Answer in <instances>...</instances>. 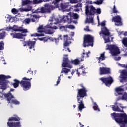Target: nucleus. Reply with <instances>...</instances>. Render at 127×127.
<instances>
[{"instance_id": "1", "label": "nucleus", "mask_w": 127, "mask_h": 127, "mask_svg": "<svg viewBox=\"0 0 127 127\" xmlns=\"http://www.w3.org/2000/svg\"><path fill=\"white\" fill-rule=\"evenodd\" d=\"M82 89H77V100L78 103V111L82 112L83 109H85L83 98L87 96V90L84 87L83 84L80 85Z\"/></svg>"}, {"instance_id": "2", "label": "nucleus", "mask_w": 127, "mask_h": 127, "mask_svg": "<svg viewBox=\"0 0 127 127\" xmlns=\"http://www.w3.org/2000/svg\"><path fill=\"white\" fill-rule=\"evenodd\" d=\"M30 80H31V79H27L26 77L22 78L21 81H19V80L15 79L14 80V83L12 84V85L14 88L16 89L19 87V85H20L23 91H28L29 89H30L31 85L30 82H28V81H30Z\"/></svg>"}, {"instance_id": "3", "label": "nucleus", "mask_w": 127, "mask_h": 127, "mask_svg": "<svg viewBox=\"0 0 127 127\" xmlns=\"http://www.w3.org/2000/svg\"><path fill=\"white\" fill-rule=\"evenodd\" d=\"M111 116L117 123L121 124L120 127H126V124H127V116L125 113L124 114L113 113L111 114Z\"/></svg>"}, {"instance_id": "4", "label": "nucleus", "mask_w": 127, "mask_h": 127, "mask_svg": "<svg viewBox=\"0 0 127 127\" xmlns=\"http://www.w3.org/2000/svg\"><path fill=\"white\" fill-rule=\"evenodd\" d=\"M21 119L17 115H14L13 117H11L8 119L7 123L8 127H22V125L20 122Z\"/></svg>"}, {"instance_id": "5", "label": "nucleus", "mask_w": 127, "mask_h": 127, "mask_svg": "<svg viewBox=\"0 0 127 127\" xmlns=\"http://www.w3.org/2000/svg\"><path fill=\"white\" fill-rule=\"evenodd\" d=\"M89 53H90V52H88L86 54L85 52H83L81 59H75V60H71V61H68V59H66V61H67L68 63L67 67L71 68H72L73 64H74V65H79L81 61H84L85 55H86V57H89Z\"/></svg>"}, {"instance_id": "6", "label": "nucleus", "mask_w": 127, "mask_h": 127, "mask_svg": "<svg viewBox=\"0 0 127 127\" xmlns=\"http://www.w3.org/2000/svg\"><path fill=\"white\" fill-rule=\"evenodd\" d=\"M94 38L92 35L87 34L84 35L83 38V47H89L91 46L93 47L94 45Z\"/></svg>"}, {"instance_id": "7", "label": "nucleus", "mask_w": 127, "mask_h": 127, "mask_svg": "<svg viewBox=\"0 0 127 127\" xmlns=\"http://www.w3.org/2000/svg\"><path fill=\"white\" fill-rule=\"evenodd\" d=\"M96 13L97 14H101V10L100 8H97L96 9L95 7H94L93 5L89 6V5H86L85 6V14L86 15H95Z\"/></svg>"}, {"instance_id": "8", "label": "nucleus", "mask_w": 127, "mask_h": 127, "mask_svg": "<svg viewBox=\"0 0 127 127\" xmlns=\"http://www.w3.org/2000/svg\"><path fill=\"white\" fill-rule=\"evenodd\" d=\"M11 76H5L4 75H0V89L2 90H6L7 88L8 82L6 81L8 79H10Z\"/></svg>"}, {"instance_id": "9", "label": "nucleus", "mask_w": 127, "mask_h": 127, "mask_svg": "<svg viewBox=\"0 0 127 127\" xmlns=\"http://www.w3.org/2000/svg\"><path fill=\"white\" fill-rule=\"evenodd\" d=\"M100 35L103 34L104 39L105 40V43H109L111 42L110 37L111 36V33L109 30L107 28V27H103L101 28V31L99 32Z\"/></svg>"}, {"instance_id": "10", "label": "nucleus", "mask_w": 127, "mask_h": 127, "mask_svg": "<svg viewBox=\"0 0 127 127\" xmlns=\"http://www.w3.org/2000/svg\"><path fill=\"white\" fill-rule=\"evenodd\" d=\"M64 47L63 49V51H68V52H71V50L69 48H66L67 46H69L71 44V38L69 37L68 34L64 35Z\"/></svg>"}, {"instance_id": "11", "label": "nucleus", "mask_w": 127, "mask_h": 127, "mask_svg": "<svg viewBox=\"0 0 127 127\" xmlns=\"http://www.w3.org/2000/svg\"><path fill=\"white\" fill-rule=\"evenodd\" d=\"M106 50H110V52L113 56H117L118 54L120 53V49L116 45H108V47L106 48Z\"/></svg>"}, {"instance_id": "12", "label": "nucleus", "mask_w": 127, "mask_h": 127, "mask_svg": "<svg viewBox=\"0 0 127 127\" xmlns=\"http://www.w3.org/2000/svg\"><path fill=\"white\" fill-rule=\"evenodd\" d=\"M66 59H67L68 61H66ZM68 61H70V60H69V58H65V57H64L62 64V66L63 68L61 72V74H62L63 73H64V74H68V73L70 71V69H66V68H69V66H67L69 64Z\"/></svg>"}, {"instance_id": "13", "label": "nucleus", "mask_w": 127, "mask_h": 127, "mask_svg": "<svg viewBox=\"0 0 127 127\" xmlns=\"http://www.w3.org/2000/svg\"><path fill=\"white\" fill-rule=\"evenodd\" d=\"M100 80L103 83V84H105V86L108 87L111 86L114 82V80L111 76L107 78H100Z\"/></svg>"}, {"instance_id": "14", "label": "nucleus", "mask_w": 127, "mask_h": 127, "mask_svg": "<svg viewBox=\"0 0 127 127\" xmlns=\"http://www.w3.org/2000/svg\"><path fill=\"white\" fill-rule=\"evenodd\" d=\"M111 74V69L106 68L105 66H102L100 68V75H110Z\"/></svg>"}, {"instance_id": "15", "label": "nucleus", "mask_w": 127, "mask_h": 127, "mask_svg": "<svg viewBox=\"0 0 127 127\" xmlns=\"http://www.w3.org/2000/svg\"><path fill=\"white\" fill-rule=\"evenodd\" d=\"M112 22H115L116 26L122 25V19L120 15L114 16L112 19Z\"/></svg>"}, {"instance_id": "16", "label": "nucleus", "mask_w": 127, "mask_h": 127, "mask_svg": "<svg viewBox=\"0 0 127 127\" xmlns=\"http://www.w3.org/2000/svg\"><path fill=\"white\" fill-rule=\"evenodd\" d=\"M53 7L52 5L50 4H45L44 7H41V13H46L47 12H50L51 9Z\"/></svg>"}, {"instance_id": "17", "label": "nucleus", "mask_w": 127, "mask_h": 127, "mask_svg": "<svg viewBox=\"0 0 127 127\" xmlns=\"http://www.w3.org/2000/svg\"><path fill=\"white\" fill-rule=\"evenodd\" d=\"M14 91V89H11L10 92H9L7 94L6 93H4L3 95L5 98H7V101H8V103H11V100L13 98H14V96H13L11 93V92H13Z\"/></svg>"}, {"instance_id": "18", "label": "nucleus", "mask_w": 127, "mask_h": 127, "mask_svg": "<svg viewBox=\"0 0 127 127\" xmlns=\"http://www.w3.org/2000/svg\"><path fill=\"white\" fill-rule=\"evenodd\" d=\"M53 19H52V23H50V24L46 25L45 26L46 28H48V30H47V33L48 34H53V32L50 30V29H58V27L55 25H53V22H52Z\"/></svg>"}, {"instance_id": "19", "label": "nucleus", "mask_w": 127, "mask_h": 127, "mask_svg": "<svg viewBox=\"0 0 127 127\" xmlns=\"http://www.w3.org/2000/svg\"><path fill=\"white\" fill-rule=\"evenodd\" d=\"M11 36H12L13 38L23 39V37L27 36V34H22L21 33H11Z\"/></svg>"}, {"instance_id": "20", "label": "nucleus", "mask_w": 127, "mask_h": 127, "mask_svg": "<svg viewBox=\"0 0 127 127\" xmlns=\"http://www.w3.org/2000/svg\"><path fill=\"white\" fill-rule=\"evenodd\" d=\"M6 30H7V31H10L11 30H13L16 32H21V27H19L17 26V25H14L13 27H6Z\"/></svg>"}, {"instance_id": "21", "label": "nucleus", "mask_w": 127, "mask_h": 127, "mask_svg": "<svg viewBox=\"0 0 127 127\" xmlns=\"http://www.w3.org/2000/svg\"><path fill=\"white\" fill-rule=\"evenodd\" d=\"M61 21H63V22H67V23H71L72 22V19H71V16H66L64 15V16H63L62 18L61 19Z\"/></svg>"}, {"instance_id": "22", "label": "nucleus", "mask_w": 127, "mask_h": 127, "mask_svg": "<svg viewBox=\"0 0 127 127\" xmlns=\"http://www.w3.org/2000/svg\"><path fill=\"white\" fill-rule=\"evenodd\" d=\"M33 71L31 70V69H29L28 71L27 72V77H28V78H26V79H30L31 80L29 81L28 80V82H30V85H31V87L30 88V89H29V90H30L31 88V80H32V78H30V77H32V76H33Z\"/></svg>"}, {"instance_id": "23", "label": "nucleus", "mask_w": 127, "mask_h": 127, "mask_svg": "<svg viewBox=\"0 0 127 127\" xmlns=\"http://www.w3.org/2000/svg\"><path fill=\"white\" fill-rule=\"evenodd\" d=\"M35 44V41H27V46H29V49H32V48H34Z\"/></svg>"}, {"instance_id": "24", "label": "nucleus", "mask_w": 127, "mask_h": 127, "mask_svg": "<svg viewBox=\"0 0 127 127\" xmlns=\"http://www.w3.org/2000/svg\"><path fill=\"white\" fill-rule=\"evenodd\" d=\"M35 19L33 18H32L31 15L30 18H25V19L24 20L23 22L26 24H30V22H35Z\"/></svg>"}, {"instance_id": "25", "label": "nucleus", "mask_w": 127, "mask_h": 127, "mask_svg": "<svg viewBox=\"0 0 127 127\" xmlns=\"http://www.w3.org/2000/svg\"><path fill=\"white\" fill-rule=\"evenodd\" d=\"M112 109L114 112H120L121 113H124L123 110H121V109L119 108V106L113 105L112 106Z\"/></svg>"}, {"instance_id": "26", "label": "nucleus", "mask_w": 127, "mask_h": 127, "mask_svg": "<svg viewBox=\"0 0 127 127\" xmlns=\"http://www.w3.org/2000/svg\"><path fill=\"white\" fill-rule=\"evenodd\" d=\"M77 74L78 76H80L81 75H82H82H83V76H85L86 73V72H84L83 70H82L81 67V68H79V69H78V70H77Z\"/></svg>"}, {"instance_id": "27", "label": "nucleus", "mask_w": 127, "mask_h": 127, "mask_svg": "<svg viewBox=\"0 0 127 127\" xmlns=\"http://www.w3.org/2000/svg\"><path fill=\"white\" fill-rule=\"evenodd\" d=\"M32 9V6L28 5L27 8H22L21 9L22 12H29V11H31Z\"/></svg>"}, {"instance_id": "28", "label": "nucleus", "mask_w": 127, "mask_h": 127, "mask_svg": "<svg viewBox=\"0 0 127 127\" xmlns=\"http://www.w3.org/2000/svg\"><path fill=\"white\" fill-rule=\"evenodd\" d=\"M31 2L30 0H22V5L25 6L26 5L30 4Z\"/></svg>"}, {"instance_id": "29", "label": "nucleus", "mask_w": 127, "mask_h": 127, "mask_svg": "<svg viewBox=\"0 0 127 127\" xmlns=\"http://www.w3.org/2000/svg\"><path fill=\"white\" fill-rule=\"evenodd\" d=\"M61 21L58 19V18H52V24H58L60 23Z\"/></svg>"}, {"instance_id": "30", "label": "nucleus", "mask_w": 127, "mask_h": 127, "mask_svg": "<svg viewBox=\"0 0 127 127\" xmlns=\"http://www.w3.org/2000/svg\"><path fill=\"white\" fill-rule=\"evenodd\" d=\"M37 30L38 33H42V32H44V27L43 25H40V26L38 27Z\"/></svg>"}, {"instance_id": "31", "label": "nucleus", "mask_w": 127, "mask_h": 127, "mask_svg": "<svg viewBox=\"0 0 127 127\" xmlns=\"http://www.w3.org/2000/svg\"><path fill=\"white\" fill-rule=\"evenodd\" d=\"M105 53H102L100 57L98 58V60H101V61H103V60H105Z\"/></svg>"}, {"instance_id": "32", "label": "nucleus", "mask_w": 127, "mask_h": 127, "mask_svg": "<svg viewBox=\"0 0 127 127\" xmlns=\"http://www.w3.org/2000/svg\"><path fill=\"white\" fill-rule=\"evenodd\" d=\"M60 6L62 10H65V9H66V8H68V5H67V4L63 3H61Z\"/></svg>"}, {"instance_id": "33", "label": "nucleus", "mask_w": 127, "mask_h": 127, "mask_svg": "<svg viewBox=\"0 0 127 127\" xmlns=\"http://www.w3.org/2000/svg\"><path fill=\"white\" fill-rule=\"evenodd\" d=\"M115 91L116 93H118L119 95H122V93H120V92H122L124 91L123 89L121 88V87H119L118 88H116L115 89Z\"/></svg>"}, {"instance_id": "34", "label": "nucleus", "mask_w": 127, "mask_h": 127, "mask_svg": "<svg viewBox=\"0 0 127 127\" xmlns=\"http://www.w3.org/2000/svg\"><path fill=\"white\" fill-rule=\"evenodd\" d=\"M122 43L125 47H127V37L122 39Z\"/></svg>"}, {"instance_id": "35", "label": "nucleus", "mask_w": 127, "mask_h": 127, "mask_svg": "<svg viewBox=\"0 0 127 127\" xmlns=\"http://www.w3.org/2000/svg\"><path fill=\"white\" fill-rule=\"evenodd\" d=\"M93 109L95 111H98V112L100 111V109L98 106V105H97L96 103L94 102L93 103Z\"/></svg>"}, {"instance_id": "36", "label": "nucleus", "mask_w": 127, "mask_h": 127, "mask_svg": "<svg viewBox=\"0 0 127 127\" xmlns=\"http://www.w3.org/2000/svg\"><path fill=\"white\" fill-rule=\"evenodd\" d=\"M31 36L32 37H36L37 36H44V34H39L38 33H34L33 34H31Z\"/></svg>"}, {"instance_id": "37", "label": "nucleus", "mask_w": 127, "mask_h": 127, "mask_svg": "<svg viewBox=\"0 0 127 127\" xmlns=\"http://www.w3.org/2000/svg\"><path fill=\"white\" fill-rule=\"evenodd\" d=\"M6 36V32L3 31V32L0 33V39H3Z\"/></svg>"}, {"instance_id": "38", "label": "nucleus", "mask_w": 127, "mask_h": 127, "mask_svg": "<svg viewBox=\"0 0 127 127\" xmlns=\"http://www.w3.org/2000/svg\"><path fill=\"white\" fill-rule=\"evenodd\" d=\"M11 103L14 104L15 105H19L20 102L17 101V100H12V101H11Z\"/></svg>"}, {"instance_id": "39", "label": "nucleus", "mask_w": 127, "mask_h": 127, "mask_svg": "<svg viewBox=\"0 0 127 127\" xmlns=\"http://www.w3.org/2000/svg\"><path fill=\"white\" fill-rule=\"evenodd\" d=\"M12 13H13V14H17V13H18V10H17V9H16V8H13V9H12L11 10Z\"/></svg>"}, {"instance_id": "40", "label": "nucleus", "mask_w": 127, "mask_h": 127, "mask_svg": "<svg viewBox=\"0 0 127 127\" xmlns=\"http://www.w3.org/2000/svg\"><path fill=\"white\" fill-rule=\"evenodd\" d=\"M32 13H41V8L40 9L38 8L36 10H32Z\"/></svg>"}, {"instance_id": "41", "label": "nucleus", "mask_w": 127, "mask_h": 127, "mask_svg": "<svg viewBox=\"0 0 127 127\" xmlns=\"http://www.w3.org/2000/svg\"><path fill=\"white\" fill-rule=\"evenodd\" d=\"M21 30L20 32H22V33H27L28 30L27 29H23V27H20Z\"/></svg>"}, {"instance_id": "42", "label": "nucleus", "mask_w": 127, "mask_h": 127, "mask_svg": "<svg viewBox=\"0 0 127 127\" xmlns=\"http://www.w3.org/2000/svg\"><path fill=\"white\" fill-rule=\"evenodd\" d=\"M127 79V77H125V76H123V75H122L121 76V82H123L124 81H126Z\"/></svg>"}, {"instance_id": "43", "label": "nucleus", "mask_w": 127, "mask_h": 127, "mask_svg": "<svg viewBox=\"0 0 127 127\" xmlns=\"http://www.w3.org/2000/svg\"><path fill=\"white\" fill-rule=\"evenodd\" d=\"M103 2V0H97L96 2H95V3L97 5H100L101 4H102Z\"/></svg>"}, {"instance_id": "44", "label": "nucleus", "mask_w": 127, "mask_h": 127, "mask_svg": "<svg viewBox=\"0 0 127 127\" xmlns=\"http://www.w3.org/2000/svg\"><path fill=\"white\" fill-rule=\"evenodd\" d=\"M121 74L124 76L125 77H126L127 76V72L125 70H123L122 72H121Z\"/></svg>"}, {"instance_id": "45", "label": "nucleus", "mask_w": 127, "mask_h": 127, "mask_svg": "<svg viewBox=\"0 0 127 127\" xmlns=\"http://www.w3.org/2000/svg\"><path fill=\"white\" fill-rule=\"evenodd\" d=\"M59 38L61 39V40H62L63 38H62V35H59V38L58 39L55 38L54 40L56 42V43H57V42L59 41Z\"/></svg>"}, {"instance_id": "46", "label": "nucleus", "mask_w": 127, "mask_h": 127, "mask_svg": "<svg viewBox=\"0 0 127 127\" xmlns=\"http://www.w3.org/2000/svg\"><path fill=\"white\" fill-rule=\"evenodd\" d=\"M86 22H88V23H93L94 19L92 17H91V18H89L88 20L86 21Z\"/></svg>"}, {"instance_id": "47", "label": "nucleus", "mask_w": 127, "mask_h": 127, "mask_svg": "<svg viewBox=\"0 0 127 127\" xmlns=\"http://www.w3.org/2000/svg\"><path fill=\"white\" fill-rule=\"evenodd\" d=\"M66 28H69V29H75V26H74V25H67Z\"/></svg>"}, {"instance_id": "48", "label": "nucleus", "mask_w": 127, "mask_h": 127, "mask_svg": "<svg viewBox=\"0 0 127 127\" xmlns=\"http://www.w3.org/2000/svg\"><path fill=\"white\" fill-rule=\"evenodd\" d=\"M31 18H33L34 19H35V18L37 19L38 18H39L38 15H36L35 14H34L33 15L31 14Z\"/></svg>"}, {"instance_id": "49", "label": "nucleus", "mask_w": 127, "mask_h": 127, "mask_svg": "<svg viewBox=\"0 0 127 127\" xmlns=\"http://www.w3.org/2000/svg\"><path fill=\"white\" fill-rule=\"evenodd\" d=\"M61 76H62V75H60V76L58 77V79L57 81V84H56V85H55V86H57L60 83V81L61 80Z\"/></svg>"}, {"instance_id": "50", "label": "nucleus", "mask_w": 127, "mask_h": 127, "mask_svg": "<svg viewBox=\"0 0 127 127\" xmlns=\"http://www.w3.org/2000/svg\"><path fill=\"white\" fill-rule=\"evenodd\" d=\"M75 7L76 8H78V7H80L81 8L82 7V5L81 4V3H78L76 5H75Z\"/></svg>"}, {"instance_id": "51", "label": "nucleus", "mask_w": 127, "mask_h": 127, "mask_svg": "<svg viewBox=\"0 0 127 127\" xmlns=\"http://www.w3.org/2000/svg\"><path fill=\"white\" fill-rule=\"evenodd\" d=\"M39 39L40 40V41H47L48 38L46 37H43L42 38H39Z\"/></svg>"}, {"instance_id": "52", "label": "nucleus", "mask_w": 127, "mask_h": 127, "mask_svg": "<svg viewBox=\"0 0 127 127\" xmlns=\"http://www.w3.org/2000/svg\"><path fill=\"white\" fill-rule=\"evenodd\" d=\"M73 18L74 19H78V18H79V15H78V14H77V13H75L73 14Z\"/></svg>"}, {"instance_id": "53", "label": "nucleus", "mask_w": 127, "mask_h": 127, "mask_svg": "<svg viewBox=\"0 0 127 127\" xmlns=\"http://www.w3.org/2000/svg\"><path fill=\"white\" fill-rule=\"evenodd\" d=\"M118 11L116 8L115 5H114V7L113 8V13H117Z\"/></svg>"}, {"instance_id": "54", "label": "nucleus", "mask_w": 127, "mask_h": 127, "mask_svg": "<svg viewBox=\"0 0 127 127\" xmlns=\"http://www.w3.org/2000/svg\"><path fill=\"white\" fill-rule=\"evenodd\" d=\"M4 46V44L0 42V50H2Z\"/></svg>"}, {"instance_id": "55", "label": "nucleus", "mask_w": 127, "mask_h": 127, "mask_svg": "<svg viewBox=\"0 0 127 127\" xmlns=\"http://www.w3.org/2000/svg\"><path fill=\"white\" fill-rule=\"evenodd\" d=\"M60 1H61V0H55L54 1H53V3H54L55 5H56V4H58Z\"/></svg>"}, {"instance_id": "56", "label": "nucleus", "mask_w": 127, "mask_h": 127, "mask_svg": "<svg viewBox=\"0 0 127 127\" xmlns=\"http://www.w3.org/2000/svg\"><path fill=\"white\" fill-rule=\"evenodd\" d=\"M5 18H7V19H8L9 20H10L12 17L10 15H6Z\"/></svg>"}, {"instance_id": "57", "label": "nucleus", "mask_w": 127, "mask_h": 127, "mask_svg": "<svg viewBox=\"0 0 127 127\" xmlns=\"http://www.w3.org/2000/svg\"><path fill=\"white\" fill-rule=\"evenodd\" d=\"M23 46H27L28 45V41H24L23 42Z\"/></svg>"}, {"instance_id": "58", "label": "nucleus", "mask_w": 127, "mask_h": 127, "mask_svg": "<svg viewBox=\"0 0 127 127\" xmlns=\"http://www.w3.org/2000/svg\"><path fill=\"white\" fill-rule=\"evenodd\" d=\"M101 26H103L102 28H103V27H105V25H106V22H105V21H103V22H101Z\"/></svg>"}, {"instance_id": "59", "label": "nucleus", "mask_w": 127, "mask_h": 127, "mask_svg": "<svg viewBox=\"0 0 127 127\" xmlns=\"http://www.w3.org/2000/svg\"><path fill=\"white\" fill-rule=\"evenodd\" d=\"M122 98H123V99H125V100H127V94L123 95Z\"/></svg>"}, {"instance_id": "60", "label": "nucleus", "mask_w": 127, "mask_h": 127, "mask_svg": "<svg viewBox=\"0 0 127 127\" xmlns=\"http://www.w3.org/2000/svg\"><path fill=\"white\" fill-rule=\"evenodd\" d=\"M84 30L85 31H87L88 32H89L90 31V30L89 28V26H87L86 28H84Z\"/></svg>"}, {"instance_id": "61", "label": "nucleus", "mask_w": 127, "mask_h": 127, "mask_svg": "<svg viewBox=\"0 0 127 127\" xmlns=\"http://www.w3.org/2000/svg\"><path fill=\"white\" fill-rule=\"evenodd\" d=\"M78 0H70L71 3H76Z\"/></svg>"}, {"instance_id": "62", "label": "nucleus", "mask_w": 127, "mask_h": 127, "mask_svg": "<svg viewBox=\"0 0 127 127\" xmlns=\"http://www.w3.org/2000/svg\"><path fill=\"white\" fill-rule=\"evenodd\" d=\"M121 57H116L115 60H121Z\"/></svg>"}, {"instance_id": "63", "label": "nucleus", "mask_w": 127, "mask_h": 127, "mask_svg": "<svg viewBox=\"0 0 127 127\" xmlns=\"http://www.w3.org/2000/svg\"><path fill=\"white\" fill-rule=\"evenodd\" d=\"M75 70H72V71L71 72V75L72 76H73L74 74H75Z\"/></svg>"}, {"instance_id": "64", "label": "nucleus", "mask_w": 127, "mask_h": 127, "mask_svg": "<svg viewBox=\"0 0 127 127\" xmlns=\"http://www.w3.org/2000/svg\"><path fill=\"white\" fill-rule=\"evenodd\" d=\"M124 36H127V32H124Z\"/></svg>"}]
</instances>
